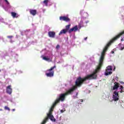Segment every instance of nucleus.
<instances>
[{"label":"nucleus","instance_id":"obj_28","mask_svg":"<svg viewBox=\"0 0 124 124\" xmlns=\"http://www.w3.org/2000/svg\"><path fill=\"white\" fill-rule=\"evenodd\" d=\"M112 54H114V51H111Z\"/></svg>","mask_w":124,"mask_h":124},{"label":"nucleus","instance_id":"obj_21","mask_svg":"<svg viewBox=\"0 0 124 124\" xmlns=\"http://www.w3.org/2000/svg\"><path fill=\"white\" fill-rule=\"evenodd\" d=\"M65 111V110L62 109V110H61V112L63 113V112H64Z\"/></svg>","mask_w":124,"mask_h":124},{"label":"nucleus","instance_id":"obj_3","mask_svg":"<svg viewBox=\"0 0 124 124\" xmlns=\"http://www.w3.org/2000/svg\"><path fill=\"white\" fill-rule=\"evenodd\" d=\"M57 104L55 102L53 103L50 109H49V113L47 114V117L44 120L41 124H45L48 121V119H50L52 122H56V119L54 118V116L52 115L53 111H54V108L57 106Z\"/></svg>","mask_w":124,"mask_h":124},{"label":"nucleus","instance_id":"obj_18","mask_svg":"<svg viewBox=\"0 0 124 124\" xmlns=\"http://www.w3.org/2000/svg\"><path fill=\"white\" fill-rule=\"evenodd\" d=\"M4 1H5L6 3L8 5H10V3H9L8 2V1L7 0H4Z\"/></svg>","mask_w":124,"mask_h":124},{"label":"nucleus","instance_id":"obj_27","mask_svg":"<svg viewBox=\"0 0 124 124\" xmlns=\"http://www.w3.org/2000/svg\"><path fill=\"white\" fill-rule=\"evenodd\" d=\"M0 111H2V109L0 108Z\"/></svg>","mask_w":124,"mask_h":124},{"label":"nucleus","instance_id":"obj_1","mask_svg":"<svg viewBox=\"0 0 124 124\" xmlns=\"http://www.w3.org/2000/svg\"><path fill=\"white\" fill-rule=\"evenodd\" d=\"M99 70H100V69L97 66L95 71L92 74L88 75L83 78H82L81 77H78L75 81V85L70 88L65 93L60 94L59 97L55 100L54 102L56 103V104H58V103H60V101H62V102L64 101L65 97L67 95H69V94H72L75 90H77L78 88H80L82 86V85L84 84V82H86L87 80L96 79V77H97L96 73L99 72Z\"/></svg>","mask_w":124,"mask_h":124},{"label":"nucleus","instance_id":"obj_20","mask_svg":"<svg viewBox=\"0 0 124 124\" xmlns=\"http://www.w3.org/2000/svg\"><path fill=\"white\" fill-rule=\"evenodd\" d=\"M60 48V45H58L57 46H56V48L57 49H59Z\"/></svg>","mask_w":124,"mask_h":124},{"label":"nucleus","instance_id":"obj_9","mask_svg":"<svg viewBox=\"0 0 124 124\" xmlns=\"http://www.w3.org/2000/svg\"><path fill=\"white\" fill-rule=\"evenodd\" d=\"M48 35L49 37H51V38H55V36H56V32L53 31H48Z\"/></svg>","mask_w":124,"mask_h":124},{"label":"nucleus","instance_id":"obj_17","mask_svg":"<svg viewBox=\"0 0 124 124\" xmlns=\"http://www.w3.org/2000/svg\"><path fill=\"white\" fill-rule=\"evenodd\" d=\"M4 109L5 110H7L8 111H10V108H9L7 106H5L4 107Z\"/></svg>","mask_w":124,"mask_h":124},{"label":"nucleus","instance_id":"obj_6","mask_svg":"<svg viewBox=\"0 0 124 124\" xmlns=\"http://www.w3.org/2000/svg\"><path fill=\"white\" fill-rule=\"evenodd\" d=\"M112 66H108L106 67V71L105 72V74L106 76H108V75H110L112 74Z\"/></svg>","mask_w":124,"mask_h":124},{"label":"nucleus","instance_id":"obj_2","mask_svg":"<svg viewBox=\"0 0 124 124\" xmlns=\"http://www.w3.org/2000/svg\"><path fill=\"white\" fill-rule=\"evenodd\" d=\"M123 34H124V31L120 32L118 34H117L116 36L113 37L111 40L109 41V42L105 46V47L103 50V51L101 53V55L99 61V63L97 66L98 68H99L100 69H101V67H102V65H103V61H104V57H105V53L108 50V48L110 47L112 43H114L115 41H116V40H118L119 38H120V37L122 36V35H123Z\"/></svg>","mask_w":124,"mask_h":124},{"label":"nucleus","instance_id":"obj_8","mask_svg":"<svg viewBox=\"0 0 124 124\" xmlns=\"http://www.w3.org/2000/svg\"><path fill=\"white\" fill-rule=\"evenodd\" d=\"M60 21H64L65 22H70V18L68 16H61L60 17Z\"/></svg>","mask_w":124,"mask_h":124},{"label":"nucleus","instance_id":"obj_30","mask_svg":"<svg viewBox=\"0 0 124 124\" xmlns=\"http://www.w3.org/2000/svg\"><path fill=\"white\" fill-rule=\"evenodd\" d=\"M10 42L12 43V41H10Z\"/></svg>","mask_w":124,"mask_h":124},{"label":"nucleus","instance_id":"obj_16","mask_svg":"<svg viewBox=\"0 0 124 124\" xmlns=\"http://www.w3.org/2000/svg\"><path fill=\"white\" fill-rule=\"evenodd\" d=\"M48 2H49V0H45L43 1V3H44L45 4H46V5L47 6V5H48Z\"/></svg>","mask_w":124,"mask_h":124},{"label":"nucleus","instance_id":"obj_11","mask_svg":"<svg viewBox=\"0 0 124 124\" xmlns=\"http://www.w3.org/2000/svg\"><path fill=\"white\" fill-rule=\"evenodd\" d=\"M29 12L32 16H35L37 13V11L36 10L30 9Z\"/></svg>","mask_w":124,"mask_h":124},{"label":"nucleus","instance_id":"obj_15","mask_svg":"<svg viewBox=\"0 0 124 124\" xmlns=\"http://www.w3.org/2000/svg\"><path fill=\"white\" fill-rule=\"evenodd\" d=\"M119 87H120L119 90H120V93H124V91H123V90H124V86L121 85V86H119Z\"/></svg>","mask_w":124,"mask_h":124},{"label":"nucleus","instance_id":"obj_29","mask_svg":"<svg viewBox=\"0 0 124 124\" xmlns=\"http://www.w3.org/2000/svg\"><path fill=\"white\" fill-rule=\"evenodd\" d=\"M121 84H124V82H121Z\"/></svg>","mask_w":124,"mask_h":124},{"label":"nucleus","instance_id":"obj_26","mask_svg":"<svg viewBox=\"0 0 124 124\" xmlns=\"http://www.w3.org/2000/svg\"><path fill=\"white\" fill-rule=\"evenodd\" d=\"M76 95V96H77V95H78V93H77Z\"/></svg>","mask_w":124,"mask_h":124},{"label":"nucleus","instance_id":"obj_22","mask_svg":"<svg viewBox=\"0 0 124 124\" xmlns=\"http://www.w3.org/2000/svg\"><path fill=\"white\" fill-rule=\"evenodd\" d=\"M87 39H88V37L84 38V40H87Z\"/></svg>","mask_w":124,"mask_h":124},{"label":"nucleus","instance_id":"obj_5","mask_svg":"<svg viewBox=\"0 0 124 124\" xmlns=\"http://www.w3.org/2000/svg\"><path fill=\"white\" fill-rule=\"evenodd\" d=\"M56 68V65H54L53 67H51L50 69L47 70L46 71V75L47 77H53L54 76V69Z\"/></svg>","mask_w":124,"mask_h":124},{"label":"nucleus","instance_id":"obj_25","mask_svg":"<svg viewBox=\"0 0 124 124\" xmlns=\"http://www.w3.org/2000/svg\"><path fill=\"white\" fill-rule=\"evenodd\" d=\"M80 102H83V99H80Z\"/></svg>","mask_w":124,"mask_h":124},{"label":"nucleus","instance_id":"obj_13","mask_svg":"<svg viewBox=\"0 0 124 124\" xmlns=\"http://www.w3.org/2000/svg\"><path fill=\"white\" fill-rule=\"evenodd\" d=\"M11 15L13 18H18L19 17V16L15 12H12Z\"/></svg>","mask_w":124,"mask_h":124},{"label":"nucleus","instance_id":"obj_24","mask_svg":"<svg viewBox=\"0 0 124 124\" xmlns=\"http://www.w3.org/2000/svg\"><path fill=\"white\" fill-rule=\"evenodd\" d=\"M12 111H13V112H14V111H15V108H13V109H12Z\"/></svg>","mask_w":124,"mask_h":124},{"label":"nucleus","instance_id":"obj_23","mask_svg":"<svg viewBox=\"0 0 124 124\" xmlns=\"http://www.w3.org/2000/svg\"><path fill=\"white\" fill-rule=\"evenodd\" d=\"M121 40V41H124V38H122Z\"/></svg>","mask_w":124,"mask_h":124},{"label":"nucleus","instance_id":"obj_4","mask_svg":"<svg viewBox=\"0 0 124 124\" xmlns=\"http://www.w3.org/2000/svg\"><path fill=\"white\" fill-rule=\"evenodd\" d=\"M71 26V24H69L68 25H66L65 26V29L62 30L60 33H59V35H61V34H65L68 31L69 33H71L72 31H74L76 32V31H78V26L76 25L75 27L72 28L70 29V26ZM69 29H70L69 30Z\"/></svg>","mask_w":124,"mask_h":124},{"label":"nucleus","instance_id":"obj_10","mask_svg":"<svg viewBox=\"0 0 124 124\" xmlns=\"http://www.w3.org/2000/svg\"><path fill=\"white\" fill-rule=\"evenodd\" d=\"M6 93L9 94H11V93H12V88H11V85H9L7 87Z\"/></svg>","mask_w":124,"mask_h":124},{"label":"nucleus","instance_id":"obj_7","mask_svg":"<svg viewBox=\"0 0 124 124\" xmlns=\"http://www.w3.org/2000/svg\"><path fill=\"white\" fill-rule=\"evenodd\" d=\"M113 96L114 101H117V100H119V92H117L116 91H114L113 92Z\"/></svg>","mask_w":124,"mask_h":124},{"label":"nucleus","instance_id":"obj_19","mask_svg":"<svg viewBox=\"0 0 124 124\" xmlns=\"http://www.w3.org/2000/svg\"><path fill=\"white\" fill-rule=\"evenodd\" d=\"M7 38H10V39H11V38H13V36H7Z\"/></svg>","mask_w":124,"mask_h":124},{"label":"nucleus","instance_id":"obj_14","mask_svg":"<svg viewBox=\"0 0 124 124\" xmlns=\"http://www.w3.org/2000/svg\"><path fill=\"white\" fill-rule=\"evenodd\" d=\"M42 58L45 61H46V62H50V58H47L45 56H44L42 57Z\"/></svg>","mask_w":124,"mask_h":124},{"label":"nucleus","instance_id":"obj_12","mask_svg":"<svg viewBox=\"0 0 124 124\" xmlns=\"http://www.w3.org/2000/svg\"><path fill=\"white\" fill-rule=\"evenodd\" d=\"M119 87H120V83H119V82H115L114 83V85L112 88L113 91H115V90H118Z\"/></svg>","mask_w":124,"mask_h":124}]
</instances>
